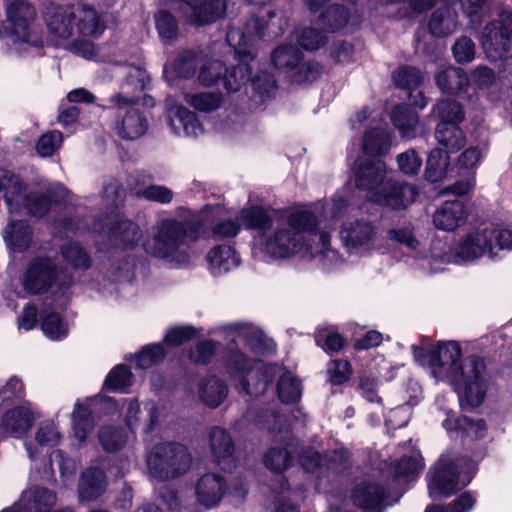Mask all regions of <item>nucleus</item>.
Listing matches in <instances>:
<instances>
[{
    "label": "nucleus",
    "instance_id": "f3484780",
    "mask_svg": "<svg viewBox=\"0 0 512 512\" xmlns=\"http://www.w3.org/2000/svg\"><path fill=\"white\" fill-rule=\"evenodd\" d=\"M511 35L512 11H504L499 20L487 25L482 33L481 43L487 57L493 60L501 58L507 51Z\"/></svg>",
    "mask_w": 512,
    "mask_h": 512
},
{
    "label": "nucleus",
    "instance_id": "a878e982",
    "mask_svg": "<svg viewBox=\"0 0 512 512\" xmlns=\"http://www.w3.org/2000/svg\"><path fill=\"white\" fill-rule=\"evenodd\" d=\"M97 399L88 398L85 401H77L71 415L72 431L80 444L86 442L94 429V418L91 409L92 403Z\"/></svg>",
    "mask_w": 512,
    "mask_h": 512
},
{
    "label": "nucleus",
    "instance_id": "c9c22d12",
    "mask_svg": "<svg viewBox=\"0 0 512 512\" xmlns=\"http://www.w3.org/2000/svg\"><path fill=\"white\" fill-rule=\"evenodd\" d=\"M458 15L450 5L437 9L429 22L430 32L437 37H445L458 28Z\"/></svg>",
    "mask_w": 512,
    "mask_h": 512
},
{
    "label": "nucleus",
    "instance_id": "b1692460",
    "mask_svg": "<svg viewBox=\"0 0 512 512\" xmlns=\"http://www.w3.org/2000/svg\"><path fill=\"white\" fill-rule=\"evenodd\" d=\"M209 446L214 461L223 470L234 466V444L229 433L220 427H213L209 432Z\"/></svg>",
    "mask_w": 512,
    "mask_h": 512
},
{
    "label": "nucleus",
    "instance_id": "774afa93",
    "mask_svg": "<svg viewBox=\"0 0 512 512\" xmlns=\"http://www.w3.org/2000/svg\"><path fill=\"white\" fill-rule=\"evenodd\" d=\"M327 373L333 385H340L350 378L352 369L345 360H333L327 367Z\"/></svg>",
    "mask_w": 512,
    "mask_h": 512
},
{
    "label": "nucleus",
    "instance_id": "39448f33",
    "mask_svg": "<svg viewBox=\"0 0 512 512\" xmlns=\"http://www.w3.org/2000/svg\"><path fill=\"white\" fill-rule=\"evenodd\" d=\"M353 177L369 199L392 209H404L417 196L415 186L386 178V164L380 158H359L353 166Z\"/></svg>",
    "mask_w": 512,
    "mask_h": 512
},
{
    "label": "nucleus",
    "instance_id": "09e8293b",
    "mask_svg": "<svg viewBox=\"0 0 512 512\" xmlns=\"http://www.w3.org/2000/svg\"><path fill=\"white\" fill-rule=\"evenodd\" d=\"M98 438L103 449L109 452L120 450L128 440L127 434L115 426L101 427Z\"/></svg>",
    "mask_w": 512,
    "mask_h": 512
},
{
    "label": "nucleus",
    "instance_id": "8fccbe9b",
    "mask_svg": "<svg viewBox=\"0 0 512 512\" xmlns=\"http://www.w3.org/2000/svg\"><path fill=\"white\" fill-rule=\"evenodd\" d=\"M63 259L75 269H88L91 266V258L76 242H68L61 247Z\"/></svg>",
    "mask_w": 512,
    "mask_h": 512
},
{
    "label": "nucleus",
    "instance_id": "1a4fd4ad",
    "mask_svg": "<svg viewBox=\"0 0 512 512\" xmlns=\"http://www.w3.org/2000/svg\"><path fill=\"white\" fill-rule=\"evenodd\" d=\"M476 469V463L465 457L441 456L427 475L429 496L438 499L452 495L471 482Z\"/></svg>",
    "mask_w": 512,
    "mask_h": 512
},
{
    "label": "nucleus",
    "instance_id": "79ce46f5",
    "mask_svg": "<svg viewBox=\"0 0 512 512\" xmlns=\"http://www.w3.org/2000/svg\"><path fill=\"white\" fill-rule=\"evenodd\" d=\"M448 433L462 431L463 433L475 437H482L485 431V423L483 420H471L470 418L455 417L451 412L447 413V418L442 423Z\"/></svg>",
    "mask_w": 512,
    "mask_h": 512
},
{
    "label": "nucleus",
    "instance_id": "7ed1b4c3",
    "mask_svg": "<svg viewBox=\"0 0 512 512\" xmlns=\"http://www.w3.org/2000/svg\"><path fill=\"white\" fill-rule=\"evenodd\" d=\"M279 31V20L263 24L258 18L249 21L245 31L240 28H230L228 30L226 40L229 46L233 48L235 57L239 62L224 78V86L228 91H239L242 86L250 82L252 89L261 98L270 96L275 89L273 76L268 73H262L261 75L250 77L249 62L253 61L256 55L254 49L256 38L275 36L278 35Z\"/></svg>",
    "mask_w": 512,
    "mask_h": 512
},
{
    "label": "nucleus",
    "instance_id": "7c9ffc66",
    "mask_svg": "<svg viewBox=\"0 0 512 512\" xmlns=\"http://www.w3.org/2000/svg\"><path fill=\"white\" fill-rule=\"evenodd\" d=\"M6 245L14 252L25 251L32 242V228L25 221L10 220L2 232Z\"/></svg>",
    "mask_w": 512,
    "mask_h": 512
},
{
    "label": "nucleus",
    "instance_id": "a18cd8bd",
    "mask_svg": "<svg viewBox=\"0 0 512 512\" xmlns=\"http://www.w3.org/2000/svg\"><path fill=\"white\" fill-rule=\"evenodd\" d=\"M155 27L161 41L165 44L178 38V22L174 15L166 10H160L154 15Z\"/></svg>",
    "mask_w": 512,
    "mask_h": 512
},
{
    "label": "nucleus",
    "instance_id": "20e7f679",
    "mask_svg": "<svg viewBox=\"0 0 512 512\" xmlns=\"http://www.w3.org/2000/svg\"><path fill=\"white\" fill-rule=\"evenodd\" d=\"M213 209L202 210L191 222L164 218L152 227L151 237L143 243L145 252L153 258L163 260L173 267L188 265L191 261L189 242L204 238L209 214Z\"/></svg>",
    "mask_w": 512,
    "mask_h": 512
},
{
    "label": "nucleus",
    "instance_id": "6ab92c4d",
    "mask_svg": "<svg viewBox=\"0 0 512 512\" xmlns=\"http://www.w3.org/2000/svg\"><path fill=\"white\" fill-rule=\"evenodd\" d=\"M469 218L468 206L459 199L443 201L432 215L437 230L454 232L464 226Z\"/></svg>",
    "mask_w": 512,
    "mask_h": 512
},
{
    "label": "nucleus",
    "instance_id": "0eeeda50",
    "mask_svg": "<svg viewBox=\"0 0 512 512\" xmlns=\"http://www.w3.org/2000/svg\"><path fill=\"white\" fill-rule=\"evenodd\" d=\"M4 34L10 49L19 55H33L43 47L37 11L26 0H12L6 6Z\"/></svg>",
    "mask_w": 512,
    "mask_h": 512
},
{
    "label": "nucleus",
    "instance_id": "4c0bfd02",
    "mask_svg": "<svg viewBox=\"0 0 512 512\" xmlns=\"http://www.w3.org/2000/svg\"><path fill=\"white\" fill-rule=\"evenodd\" d=\"M106 487L105 476L102 470L96 468L87 469L79 483V496L83 500H91L104 491Z\"/></svg>",
    "mask_w": 512,
    "mask_h": 512
},
{
    "label": "nucleus",
    "instance_id": "052dcab7",
    "mask_svg": "<svg viewBox=\"0 0 512 512\" xmlns=\"http://www.w3.org/2000/svg\"><path fill=\"white\" fill-rule=\"evenodd\" d=\"M63 136L59 131H50L43 134L36 145L37 153L41 157H50L62 144Z\"/></svg>",
    "mask_w": 512,
    "mask_h": 512
},
{
    "label": "nucleus",
    "instance_id": "4d7b16f0",
    "mask_svg": "<svg viewBox=\"0 0 512 512\" xmlns=\"http://www.w3.org/2000/svg\"><path fill=\"white\" fill-rule=\"evenodd\" d=\"M196 55L191 50L182 51L171 64V69L178 77L188 78L196 70Z\"/></svg>",
    "mask_w": 512,
    "mask_h": 512
},
{
    "label": "nucleus",
    "instance_id": "a19ab883",
    "mask_svg": "<svg viewBox=\"0 0 512 512\" xmlns=\"http://www.w3.org/2000/svg\"><path fill=\"white\" fill-rule=\"evenodd\" d=\"M448 154L441 148H434L430 151L425 167V178L428 181L439 182L447 176L450 165Z\"/></svg>",
    "mask_w": 512,
    "mask_h": 512
},
{
    "label": "nucleus",
    "instance_id": "aec40b11",
    "mask_svg": "<svg viewBox=\"0 0 512 512\" xmlns=\"http://www.w3.org/2000/svg\"><path fill=\"white\" fill-rule=\"evenodd\" d=\"M227 482L218 473H205L195 484L197 502L205 508L218 505L227 492Z\"/></svg>",
    "mask_w": 512,
    "mask_h": 512
},
{
    "label": "nucleus",
    "instance_id": "5701e85b",
    "mask_svg": "<svg viewBox=\"0 0 512 512\" xmlns=\"http://www.w3.org/2000/svg\"><path fill=\"white\" fill-rule=\"evenodd\" d=\"M487 238L484 233L483 227L473 230L462 237L454 252L451 254L452 263L454 258L456 261L472 262L484 256L488 257ZM450 255V253H448Z\"/></svg>",
    "mask_w": 512,
    "mask_h": 512
},
{
    "label": "nucleus",
    "instance_id": "680f3d73",
    "mask_svg": "<svg viewBox=\"0 0 512 512\" xmlns=\"http://www.w3.org/2000/svg\"><path fill=\"white\" fill-rule=\"evenodd\" d=\"M348 19L347 11L342 6H331L328 10L321 15L320 24L327 25L331 31L343 28Z\"/></svg>",
    "mask_w": 512,
    "mask_h": 512
},
{
    "label": "nucleus",
    "instance_id": "c85d7f7f",
    "mask_svg": "<svg viewBox=\"0 0 512 512\" xmlns=\"http://www.w3.org/2000/svg\"><path fill=\"white\" fill-rule=\"evenodd\" d=\"M344 452H332L329 456L322 457L318 452L308 450L301 456L300 462L303 468L317 477L323 474L324 470L338 471L339 466L345 461Z\"/></svg>",
    "mask_w": 512,
    "mask_h": 512
},
{
    "label": "nucleus",
    "instance_id": "2eb2a0df",
    "mask_svg": "<svg viewBox=\"0 0 512 512\" xmlns=\"http://www.w3.org/2000/svg\"><path fill=\"white\" fill-rule=\"evenodd\" d=\"M76 15L77 5L56 2L45 4L42 18L52 43L62 45L75 35Z\"/></svg>",
    "mask_w": 512,
    "mask_h": 512
},
{
    "label": "nucleus",
    "instance_id": "cd10ccee",
    "mask_svg": "<svg viewBox=\"0 0 512 512\" xmlns=\"http://www.w3.org/2000/svg\"><path fill=\"white\" fill-rule=\"evenodd\" d=\"M487 238L488 258H500L502 252L512 251V230L499 223H488L483 226Z\"/></svg>",
    "mask_w": 512,
    "mask_h": 512
},
{
    "label": "nucleus",
    "instance_id": "6e6552de",
    "mask_svg": "<svg viewBox=\"0 0 512 512\" xmlns=\"http://www.w3.org/2000/svg\"><path fill=\"white\" fill-rule=\"evenodd\" d=\"M52 193L58 197L54 201H59L66 199L68 191L63 185L57 183L49 191V197L40 193H27L25 185L17 175L11 171L0 169V198H4L11 216L43 217L51 208Z\"/></svg>",
    "mask_w": 512,
    "mask_h": 512
},
{
    "label": "nucleus",
    "instance_id": "4468645a",
    "mask_svg": "<svg viewBox=\"0 0 512 512\" xmlns=\"http://www.w3.org/2000/svg\"><path fill=\"white\" fill-rule=\"evenodd\" d=\"M66 282L60 278V274L54 262L47 257H35L27 265L22 278V285L28 294L55 295Z\"/></svg>",
    "mask_w": 512,
    "mask_h": 512
},
{
    "label": "nucleus",
    "instance_id": "de8ad7c7",
    "mask_svg": "<svg viewBox=\"0 0 512 512\" xmlns=\"http://www.w3.org/2000/svg\"><path fill=\"white\" fill-rule=\"evenodd\" d=\"M300 382L290 372H283L277 384L278 397L283 403H294L301 396Z\"/></svg>",
    "mask_w": 512,
    "mask_h": 512
},
{
    "label": "nucleus",
    "instance_id": "473e14b6",
    "mask_svg": "<svg viewBox=\"0 0 512 512\" xmlns=\"http://www.w3.org/2000/svg\"><path fill=\"white\" fill-rule=\"evenodd\" d=\"M460 123L440 121L435 128V138L439 145L443 146L448 153H454L464 147L466 136Z\"/></svg>",
    "mask_w": 512,
    "mask_h": 512
},
{
    "label": "nucleus",
    "instance_id": "f03ea898",
    "mask_svg": "<svg viewBox=\"0 0 512 512\" xmlns=\"http://www.w3.org/2000/svg\"><path fill=\"white\" fill-rule=\"evenodd\" d=\"M414 360L427 366L437 382H445L459 390L461 401L478 407L486 394L484 362L476 357L462 360V349L456 341H439L430 346H412Z\"/></svg>",
    "mask_w": 512,
    "mask_h": 512
},
{
    "label": "nucleus",
    "instance_id": "49530a36",
    "mask_svg": "<svg viewBox=\"0 0 512 512\" xmlns=\"http://www.w3.org/2000/svg\"><path fill=\"white\" fill-rule=\"evenodd\" d=\"M184 100L194 109L209 113L221 106L222 94L216 92L185 93Z\"/></svg>",
    "mask_w": 512,
    "mask_h": 512
},
{
    "label": "nucleus",
    "instance_id": "f704fd0d",
    "mask_svg": "<svg viewBox=\"0 0 512 512\" xmlns=\"http://www.w3.org/2000/svg\"><path fill=\"white\" fill-rule=\"evenodd\" d=\"M352 501L354 505L365 510H377L384 498L382 487L371 482L358 484L352 492Z\"/></svg>",
    "mask_w": 512,
    "mask_h": 512
},
{
    "label": "nucleus",
    "instance_id": "ea45409f",
    "mask_svg": "<svg viewBox=\"0 0 512 512\" xmlns=\"http://www.w3.org/2000/svg\"><path fill=\"white\" fill-rule=\"evenodd\" d=\"M391 122L403 138L411 139L415 136L418 125V115L406 105L396 106L390 115Z\"/></svg>",
    "mask_w": 512,
    "mask_h": 512
},
{
    "label": "nucleus",
    "instance_id": "412c9836",
    "mask_svg": "<svg viewBox=\"0 0 512 512\" xmlns=\"http://www.w3.org/2000/svg\"><path fill=\"white\" fill-rule=\"evenodd\" d=\"M36 414L29 404L8 410L0 419V437H21L27 433L35 422Z\"/></svg>",
    "mask_w": 512,
    "mask_h": 512
},
{
    "label": "nucleus",
    "instance_id": "6e6d98bb",
    "mask_svg": "<svg viewBox=\"0 0 512 512\" xmlns=\"http://www.w3.org/2000/svg\"><path fill=\"white\" fill-rule=\"evenodd\" d=\"M433 113L441 121L461 123L465 118L461 105L452 100L440 101L437 105L434 106Z\"/></svg>",
    "mask_w": 512,
    "mask_h": 512
},
{
    "label": "nucleus",
    "instance_id": "bf43d9fd",
    "mask_svg": "<svg viewBox=\"0 0 512 512\" xmlns=\"http://www.w3.org/2000/svg\"><path fill=\"white\" fill-rule=\"evenodd\" d=\"M166 352L162 344H152L146 346L136 356V366L141 369H147L152 365L160 362L165 357Z\"/></svg>",
    "mask_w": 512,
    "mask_h": 512
},
{
    "label": "nucleus",
    "instance_id": "f257e3e1",
    "mask_svg": "<svg viewBox=\"0 0 512 512\" xmlns=\"http://www.w3.org/2000/svg\"><path fill=\"white\" fill-rule=\"evenodd\" d=\"M348 205L341 194H336L330 201L318 202L311 208L267 212L262 207L251 206L240 211L239 219L247 228L258 230L254 249L267 261L319 257L334 262L337 252L330 246V235L318 229L323 222L341 217Z\"/></svg>",
    "mask_w": 512,
    "mask_h": 512
},
{
    "label": "nucleus",
    "instance_id": "dca6fc26",
    "mask_svg": "<svg viewBox=\"0 0 512 512\" xmlns=\"http://www.w3.org/2000/svg\"><path fill=\"white\" fill-rule=\"evenodd\" d=\"M171 7L190 25L204 26L219 20L225 13V0H173Z\"/></svg>",
    "mask_w": 512,
    "mask_h": 512
},
{
    "label": "nucleus",
    "instance_id": "e433bc0d",
    "mask_svg": "<svg viewBox=\"0 0 512 512\" xmlns=\"http://www.w3.org/2000/svg\"><path fill=\"white\" fill-rule=\"evenodd\" d=\"M485 144L472 145L464 149L457 157L455 167L460 173L475 175L476 170L481 165L487 154Z\"/></svg>",
    "mask_w": 512,
    "mask_h": 512
},
{
    "label": "nucleus",
    "instance_id": "9d476101",
    "mask_svg": "<svg viewBox=\"0 0 512 512\" xmlns=\"http://www.w3.org/2000/svg\"><path fill=\"white\" fill-rule=\"evenodd\" d=\"M281 372L276 365L254 369V364L242 352H233L227 360L226 373L239 393L258 396L265 392L272 378Z\"/></svg>",
    "mask_w": 512,
    "mask_h": 512
},
{
    "label": "nucleus",
    "instance_id": "5fc2aeb1",
    "mask_svg": "<svg viewBox=\"0 0 512 512\" xmlns=\"http://www.w3.org/2000/svg\"><path fill=\"white\" fill-rule=\"evenodd\" d=\"M61 438L62 435L53 421L42 423L35 434V440L41 448H53L60 443Z\"/></svg>",
    "mask_w": 512,
    "mask_h": 512
},
{
    "label": "nucleus",
    "instance_id": "f8f14e48",
    "mask_svg": "<svg viewBox=\"0 0 512 512\" xmlns=\"http://www.w3.org/2000/svg\"><path fill=\"white\" fill-rule=\"evenodd\" d=\"M190 465L191 457L187 448L176 443H161L155 446L147 459L150 476L159 481L185 473Z\"/></svg>",
    "mask_w": 512,
    "mask_h": 512
},
{
    "label": "nucleus",
    "instance_id": "864d4df0",
    "mask_svg": "<svg viewBox=\"0 0 512 512\" xmlns=\"http://www.w3.org/2000/svg\"><path fill=\"white\" fill-rule=\"evenodd\" d=\"M132 385V374L129 369L119 364L107 375L104 388L109 391H121Z\"/></svg>",
    "mask_w": 512,
    "mask_h": 512
},
{
    "label": "nucleus",
    "instance_id": "13d9d810",
    "mask_svg": "<svg viewBox=\"0 0 512 512\" xmlns=\"http://www.w3.org/2000/svg\"><path fill=\"white\" fill-rule=\"evenodd\" d=\"M393 80L397 86L412 90L422 83L423 75L416 68L403 67L394 72Z\"/></svg>",
    "mask_w": 512,
    "mask_h": 512
},
{
    "label": "nucleus",
    "instance_id": "4be33fe9",
    "mask_svg": "<svg viewBox=\"0 0 512 512\" xmlns=\"http://www.w3.org/2000/svg\"><path fill=\"white\" fill-rule=\"evenodd\" d=\"M227 335L233 342L242 340L256 355H264L274 350V343L265 337L258 328L248 324H233L226 328Z\"/></svg>",
    "mask_w": 512,
    "mask_h": 512
},
{
    "label": "nucleus",
    "instance_id": "bb28decb",
    "mask_svg": "<svg viewBox=\"0 0 512 512\" xmlns=\"http://www.w3.org/2000/svg\"><path fill=\"white\" fill-rule=\"evenodd\" d=\"M208 270L214 276L226 274L240 265V258L233 247L218 245L212 248L206 256Z\"/></svg>",
    "mask_w": 512,
    "mask_h": 512
},
{
    "label": "nucleus",
    "instance_id": "393cba45",
    "mask_svg": "<svg viewBox=\"0 0 512 512\" xmlns=\"http://www.w3.org/2000/svg\"><path fill=\"white\" fill-rule=\"evenodd\" d=\"M107 230L102 228L100 233L108 235L114 246L132 248L141 238L140 228L130 220L116 219L111 221Z\"/></svg>",
    "mask_w": 512,
    "mask_h": 512
},
{
    "label": "nucleus",
    "instance_id": "423d86ee",
    "mask_svg": "<svg viewBox=\"0 0 512 512\" xmlns=\"http://www.w3.org/2000/svg\"><path fill=\"white\" fill-rule=\"evenodd\" d=\"M149 82L146 71L140 67L128 68L127 80L120 93L111 97V103L119 107L114 124L116 133L123 139L134 140L141 137L148 129V122L140 111L130 107L135 103Z\"/></svg>",
    "mask_w": 512,
    "mask_h": 512
},
{
    "label": "nucleus",
    "instance_id": "72a5a7b5",
    "mask_svg": "<svg viewBox=\"0 0 512 512\" xmlns=\"http://www.w3.org/2000/svg\"><path fill=\"white\" fill-rule=\"evenodd\" d=\"M402 449L406 452L394 463L392 469L397 479L407 481L422 470L423 461L419 451L413 448L411 440Z\"/></svg>",
    "mask_w": 512,
    "mask_h": 512
},
{
    "label": "nucleus",
    "instance_id": "e2e57ef3",
    "mask_svg": "<svg viewBox=\"0 0 512 512\" xmlns=\"http://www.w3.org/2000/svg\"><path fill=\"white\" fill-rule=\"evenodd\" d=\"M290 452L286 449L271 448L265 455V465L273 472L279 473L285 470L290 463Z\"/></svg>",
    "mask_w": 512,
    "mask_h": 512
},
{
    "label": "nucleus",
    "instance_id": "2f4dec72",
    "mask_svg": "<svg viewBox=\"0 0 512 512\" xmlns=\"http://www.w3.org/2000/svg\"><path fill=\"white\" fill-rule=\"evenodd\" d=\"M391 146V137L389 132L382 127L375 126L365 132L362 140L363 156L361 158H379L378 156L386 154Z\"/></svg>",
    "mask_w": 512,
    "mask_h": 512
},
{
    "label": "nucleus",
    "instance_id": "0e129e2a",
    "mask_svg": "<svg viewBox=\"0 0 512 512\" xmlns=\"http://www.w3.org/2000/svg\"><path fill=\"white\" fill-rule=\"evenodd\" d=\"M197 330L191 326L173 327L166 332L164 345L167 347L179 346L197 336Z\"/></svg>",
    "mask_w": 512,
    "mask_h": 512
},
{
    "label": "nucleus",
    "instance_id": "3c124183",
    "mask_svg": "<svg viewBox=\"0 0 512 512\" xmlns=\"http://www.w3.org/2000/svg\"><path fill=\"white\" fill-rule=\"evenodd\" d=\"M41 328L44 335L51 340H61L68 334V324L58 312L45 315Z\"/></svg>",
    "mask_w": 512,
    "mask_h": 512
},
{
    "label": "nucleus",
    "instance_id": "338daca9",
    "mask_svg": "<svg viewBox=\"0 0 512 512\" xmlns=\"http://www.w3.org/2000/svg\"><path fill=\"white\" fill-rule=\"evenodd\" d=\"M223 72H226V68L222 62L213 60L201 67L198 78L203 85L210 86L221 79Z\"/></svg>",
    "mask_w": 512,
    "mask_h": 512
},
{
    "label": "nucleus",
    "instance_id": "c756f323",
    "mask_svg": "<svg viewBox=\"0 0 512 512\" xmlns=\"http://www.w3.org/2000/svg\"><path fill=\"white\" fill-rule=\"evenodd\" d=\"M105 29L97 11L86 5H77L75 34L83 37H99Z\"/></svg>",
    "mask_w": 512,
    "mask_h": 512
},
{
    "label": "nucleus",
    "instance_id": "a211bd4d",
    "mask_svg": "<svg viewBox=\"0 0 512 512\" xmlns=\"http://www.w3.org/2000/svg\"><path fill=\"white\" fill-rule=\"evenodd\" d=\"M166 105L168 124L174 134L192 138L203 134V126L194 112L175 103L172 98L166 100Z\"/></svg>",
    "mask_w": 512,
    "mask_h": 512
},
{
    "label": "nucleus",
    "instance_id": "58836bf2",
    "mask_svg": "<svg viewBox=\"0 0 512 512\" xmlns=\"http://www.w3.org/2000/svg\"><path fill=\"white\" fill-rule=\"evenodd\" d=\"M206 209H213L218 210L217 212L214 211L211 214H209L210 222L206 225V233L205 236L208 234V227L213 224L216 220L218 222L213 225L211 229V235L213 239L215 240H221L225 238H231L235 237L240 232V224L234 220L231 219H221L220 217L223 213V209L220 206H208L205 207L203 210Z\"/></svg>",
    "mask_w": 512,
    "mask_h": 512
},
{
    "label": "nucleus",
    "instance_id": "c03bdc74",
    "mask_svg": "<svg viewBox=\"0 0 512 512\" xmlns=\"http://www.w3.org/2000/svg\"><path fill=\"white\" fill-rule=\"evenodd\" d=\"M227 387L218 379L211 378L200 384L199 396L208 406L215 408L227 397Z\"/></svg>",
    "mask_w": 512,
    "mask_h": 512
},
{
    "label": "nucleus",
    "instance_id": "ddd939ff",
    "mask_svg": "<svg viewBox=\"0 0 512 512\" xmlns=\"http://www.w3.org/2000/svg\"><path fill=\"white\" fill-rule=\"evenodd\" d=\"M339 236L350 255L367 256L376 251L384 253L382 239L371 221H346L340 227Z\"/></svg>",
    "mask_w": 512,
    "mask_h": 512
},
{
    "label": "nucleus",
    "instance_id": "69168bd1",
    "mask_svg": "<svg viewBox=\"0 0 512 512\" xmlns=\"http://www.w3.org/2000/svg\"><path fill=\"white\" fill-rule=\"evenodd\" d=\"M397 163L400 171L408 176L416 175L421 166L422 159L413 149L405 151L397 156Z\"/></svg>",
    "mask_w": 512,
    "mask_h": 512
},
{
    "label": "nucleus",
    "instance_id": "37998d69",
    "mask_svg": "<svg viewBox=\"0 0 512 512\" xmlns=\"http://www.w3.org/2000/svg\"><path fill=\"white\" fill-rule=\"evenodd\" d=\"M438 87L444 93H457L464 90L468 86V78L462 69L456 67H448L436 76Z\"/></svg>",
    "mask_w": 512,
    "mask_h": 512
},
{
    "label": "nucleus",
    "instance_id": "603ef678",
    "mask_svg": "<svg viewBox=\"0 0 512 512\" xmlns=\"http://www.w3.org/2000/svg\"><path fill=\"white\" fill-rule=\"evenodd\" d=\"M300 52L297 48L291 45L280 46L272 53V62L278 69L296 68L300 62Z\"/></svg>",
    "mask_w": 512,
    "mask_h": 512
},
{
    "label": "nucleus",
    "instance_id": "9b49d317",
    "mask_svg": "<svg viewBox=\"0 0 512 512\" xmlns=\"http://www.w3.org/2000/svg\"><path fill=\"white\" fill-rule=\"evenodd\" d=\"M386 234L388 240L398 243L415 253L417 266L425 272H441L452 261L451 255L448 254L447 245L440 240L433 241L429 250L420 254L421 243L408 226L391 228L387 230Z\"/></svg>",
    "mask_w": 512,
    "mask_h": 512
}]
</instances>
